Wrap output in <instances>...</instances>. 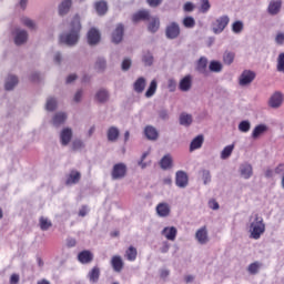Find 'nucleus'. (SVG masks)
Returning a JSON list of instances; mask_svg holds the SVG:
<instances>
[{
    "label": "nucleus",
    "mask_w": 284,
    "mask_h": 284,
    "mask_svg": "<svg viewBox=\"0 0 284 284\" xmlns=\"http://www.w3.org/2000/svg\"><path fill=\"white\" fill-rule=\"evenodd\" d=\"M162 254H168L170 252V243L163 242L162 247L160 248Z\"/></svg>",
    "instance_id": "58"
},
{
    "label": "nucleus",
    "mask_w": 284,
    "mask_h": 284,
    "mask_svg": "<svg viewBox=\"0 0 284 284\" xmlns=\"http://www.w3.org/2000/svg\"><path fill=\"white\" fill-rule=\"evenodd\" d=\"M232 152H234V144L226 145L221 152V159L225 161L232 156Z\"/></svg>",
    "instance_id": "42"
},
{
    "label": "nucleus",
    "mask_w": 284,
    "mask_h": 284,
    "mask_svg": "<svg viewBox=\"0 0 284 284\" xmlns=\"http://www.w3.org/2000/svg\"><path fill=\"white\" fill-rule=\"evenodd\" d=\"M209 207L211 210H219V207H220L219 202H216V200H210L209 201Z\"/></svg>",
    "instance_id": "62"
},
{
    "label": "nucleus",
    "mask_w": 284,
    "mask_h": 284,
    "mask_svg": "<svg viewBox=\"0 0 284 284\" xmlns=\"http://www.w3.org/2000/svg\"><path fill=\"white\" fill-rule=\"evenodd\" d=\"M95 99L99 103H106V101H110V92L106 89H100L95 93Z\"/></svg>",
    "instance_id": "30"
},
{
    "label": "nucleus",
    "mask_w": 284,
    "mask_h": 284,
    "mask_svg": "<svg viewBox=\"0 0 284 284\" xmlns=\"http://www.w3.org/2000/svg\"><path fill=\"white\" fill-rule=\"evenodd\" d=\"M248 232L250 239H254V241H258L265 234V222L261 215L253 214L250 216Z\"/></svg>",
    "instance_id": "2"
},
{
    "label": "nucleus",
    "mask_w": 284,
    "mask_h": 284,
    "mask_svg": "<svg viewBox=\"0 0 284 284\" xmlns=\"http://www.w3.org/2000/svg\"><path fill=\"white\" fill-rule=\"evenodd\" d=\"M120 134H121V132L119 131V128H116V126L109 128L106 131L108 141H110L111 143L119 141Z\"/></svg>",
    "instance_id": "26"
},
{
    "label": "nucleus",
    "mask_w": 284,
    "mask_h": 284,
    "mask_svg": "<svg viewBox=\"0 0 284 284\" xmlns=\"http://www.w3.org/2000/svg\"><path fill=\"white\" fill-rule=\"evenodd\" d=\"M184 12H193L194 11V3L192 2H186L183 7Z\"/></svg>",
    "instance_id": "59"
},
{
    "label": "nucleus",
    "mask_w": 284,
    "mask_h": 284,
    "mask_svg": "<svg viewBox=\"0 0 284 284\" xmlns=\"http://www.w3.org/2000/svg\"><path fill=\"white\" fill-rule=\"evenodd\" d=\"M203 141H205L203 135L200 134L195 136L190 143V152H194V150H201V148H203Z\"/></svg>",
    "instance_id": "27"
},
{
    "label": "nucleus",
    "mask_w": 284,
    "mask_h": 284,
    "mask_svg": "<svg viewBox=\"0 0 284 284\" xmlns=\"http://www.w3.org/2000/svg\"><path fill=\"white\" fill-rule=\"evenodd\" d=\"M183 26H184V28L192 29V28H194V26H196V20H194V18L190 17V16L185 17L183 19Z\"/></svg>",
    "instance_id": "51"
},
{
    "label": "nucleus",
    "mask_w": 284,
    "mask_h": 284,
    "mask_svg": "<svg viewBox=\"0 0 284 284\" xmlns=\"http://www.w3.org/2000/svg\"><path fill=\"white\" fill-rule=\"evenodd\" d=\"M187 183H189V178H187V173H185V171H178L175 173V185L178 187H187Z\"/></svg>",
    "instance_id": "12"
},
{
    "label": "nucleus",
    "mask_w": 284,
    "mask_h": 284,
    "mask_svg": "<svg viewBox=\"0 0 284 284\" xmlns=\"http://www.w3.org/2000/svg\"><path fill=\"white\" fill-rule=\"evenodd\" d=\"M262 266H263V264H261V262H253L248 265L247 272H248V274L254 276V275L258 274Z\"/></svg>",
    "instance_id": "41"
},
{
    "label": "nucleus",
    "mask_w": 284,
    "mask_h": 284,
    "mask_svg": "<svg viewBox=\"0 0 284 284\" xmlns=\"http://www.w3.org/2000/svg\"><path fill=\"white\" fill-rule=\"evenodd\" d=\"M101 277V268L99 266H94L89 273L88 278L90 283H99V278Z\"/></svg>",
    "instance_id": "29"
},
{
    "label": "nucleus",
    "mask_w": 284,
    "mask_h": 284,
    "mask_svg": "<svg viewBox=\"0 0 284 284\" xmlns=\"http://www.w3.org/2000/svg\"><path fill=\"white\" fill-rule=\"evenodd\" d=\"M111 267L115 272H122V270H123V258H121V255H114L111 258Z\"/></svg>",
    "instance_id": "28"
},
{
    "label": "nucleus",
    "mask_w": 284,
    "mask_h": 284,
    "mask_svg": "<svg viewBox=\"0 0 284 284\" xmlns=\"http://www.w3.org/2000/svg\"><path fill=\"white\" fill-rule=\"evenodd\" d=\"M179 90L181 92H190L192 90V75L187 74L179 83Z\"/></svg>",
    "instance_id": "17"
},
{
    "label": "nucleus",
    "mask_w": 284,
    "mask_h": 284,
    "mask_svg": "<svg viewBox=\"0 0 284 284\" xmlns=\"http://www.w3.org/2000/svg\"><path fill=\"white\" fill-rule=\"evenodd\" d=\"M52 227V222L48 220V217H40V230L43 232L50 230Z\"/></svg>",
    "instance_id": "47"
},
{
    "label": "nucleus",
    "mask_w": 284,
    "mask_h": 284,
    "mask_svg": "<svg viewBox=\"0 0 284 284\" xmlns=\"http://www.w3.org/2000/svg\"><path fill=\"white\" fill-rule=\"evenodd\" d=\"M94 68L98 72H105V68H108V61L103 57H99L95 61Z\"/></svg>",
    "instance_id": "36"
},
{
    "label": "nucleus",
    "mask_w": 284,
    "mask_h": 284,
    "mask_svg": "<svg viewBox=\"0 0 284 284\" xmlns=\"http://www.w3.org/2000/svg\"><path fill=\"white\" fill-rule=\"evenodd\" d=\"M284 95L281 91H275L268 99V106L273 110H278L283 105Z\"/></svg>",
    "instance_id": "6"
},
{
    "label": "nucleus",
    "mask_w": 284,
    "mask_h": 284,
    "mask_svg": "<svg viewBox=\"0 0 284 284\" xmlns=\"http://www.w3.org/2000/svg\"><path fill=\"white\" fill-rule=\"evenodd\" d=\"M95 11L100 17H103L105 12H108V2L105 1H99L94 4Z\"/></svg>",
    "instance_id": "38"
},
{
    "label": "nucleus",
    "mask_w": 284,
    "mask_h": 284,
    "mask_svg": "<svg viewBox=\"0 0 284 284\" xmlns=\"http://www.w3.org/2000/svg\"><path fill=\"white\" fill-rule=\"evenodd\" d=\"M256 79V72L252 70H244L239 78V85L245 88Z\"/></svg>",
    "instance_id": "5"
},
{
    "label": "nucleus",
    "mask_w": 284,
    "mask_h": 284,
    "mask_svg": "<svg viewBox=\"0 0 284 284\" xmlns=\"http://www.w3.org/2000/svg\"><path fill=\"white\" fill-rule=\"evenodd\" d=\"M281 8H283L282 0H271L267 7V12L271 14V17H276V14L281 12Z\"/></svg>",
    "instance_id": "9"
},
{
    "label": "nucleus",
    "mask_w": 284,
    "mask_h": 284,
    "mask_svg": "<svg viewBox=\"0 0 284 284\" xmlns=\"http://www.w3.org/2000/svg\"><path fill=\"white\" fill-rule=\"evenodd\" d=\"M227 26H230V16H221L212 23V31L214 34H221Z\"/></svg>",
    "instance_id": "3"
},
{
    "label": "nucleus",
    "mask_w": 284,
    "mask_h": 284,
    "mask_svg": "<svg viewBox=\"0 0 284 284\" xmlns=\"http://www.w3.org/2000/svg\"><path fill=\"white\" fill-rule=\"evenodd\" d=\"M144 135L149 141H156L159 139V131L152 125H146L144 128Z\"/></svg>",
    "instance_id": "21"
},
{
    "label": "nucleus",
    "mask_w": 284,
    "mask_h": 284,
    "mask_svg": "<svg viewBox=\"0 0 284 284\" xmlns=\"http://www.w3.org/2000/svg\"><path fill=\"white\" fill-rule=\"evenodd\" d=\"M22 23L30 30H34L37 28V24L30 18H22Z\"/></svg>",
    "instance_id": "53"
},
{
    "label": "nucleus",
    "mask_w": 284,
    "mask_h": 284,
    "mask_svg": "<svg viewBox=\"0 0 284 284\" xmlns=\"http://www.w3.org/2000/svg\"><path fill=\"white\" fill-rule=\"evenodd\" d=\"M142 61L145 65H152L154 63V57L152 53H150V51H146L142 55Z\"/></svg>",
    "instance_id": "49"
},
{
    "label": "nucleus",
    "mask_w": 284,
    "mask_h": 284,
    "mask_svg": "<svg viewBox=\"0 0 284 284\" xmlns=\"http://www.w3.org/2000/svg\"><path fill=\"white\" fill-rule=\"evenodd\" d=\"M239 172L241 178L247 181L252 179V174H254V169L252 168V164L243 163L240 165Z\"/></svg>",
    "instance_id": "8"
},
{
    "label": "nucleus",
    "mask_w": 284,
    "mask_h": 284,
    "mask_svg": "<svg viewBox=\"0 0 284 284\" xmlns=\"http://www.w3.org/2000/svg\"><path fill=\"white\" fill-rule=\"evenodd\" d=\"M13 34L16 45H23L28 41V31L23 29H16Z\"/></svg>",
    "instance_id": "11"
},
{
    "label": "nucleus",
    "mask_w": 284,
    "mask_h": 284,
    "mask_svg": "<svg viewBox=\"0 0 284 284\" xmlns=\"http://www.w3.org/2000/svg\"><path fill=\"white\" fill-rule=\"evenodd\" d=\"M70 8H72V0H62L59 6V14L63 17L67 12H70Z\"/></svg>",
    "instance_id": "33"
},
{
    "label": "nucleus",
    "mask_w": 284,
    "mask_h": 284,
    "mask_svg": "<svg viewBox=\"0 0 284 284\" xmlns=\"http://www.w3.org/2000/svg\"><path fill=\"white\" fill-rule=\"evenodd\" d=\"M196 70L200 72V74H206L207 73V58L201 57L196 64Z\"/></svg>",
    "instance_id": "32"
},
{
    "label": "nucleus",
    "mask_w": 284,
    "mask_h": 284,
    "mask_svg": "<svg viewBox=\"0 0 284 284\" xmlns=\"http://www.w3.org/2000/svg\"><path fill=\"white\" fill-rule=\"evenodd\" d=\"M267 132V125L265 124H260L256 125L252 132V139H258L262 134H265Z\"/></svg>",
    "instance_id": "37"
},
{
    "label": "nucleus",
    "mask_w": 284,
    "mask_h": 284,
    "mask_svg": "<svg viewBox=\"0 0 284 284\" xmlns=\"http://www.w3.org/2000/svg\"><path fill=\"white\" fill-rule=\"evenodd\" d=\"M275 43L277 45H284V32H277L275 36Z\"/></svg>",
    "instance_id": "55"
},
{
    "label": "nucleus",
    "mask_w": 284,
    "mask_h": 284,
    "mask_svg": "<svg viewBox=\"0 0 284 284\" xmlns=\"http://www.w3.org/2000/svg\"><path fill=\"white\" fill-rule=\"evenodd\" d=\"M159 116L160 119H162L163 121H168V119H170V114L168 113V110H161L159 112Z\"/></svg>",
    "instance_id": "60"
},
{
    "label": "nucleus",
    "mask_w": 284,
    "mask_h": 284,
    "mask_svg": "<svg viewBox=\"0 0 284 284\" xmlns=\"http://www.w3.org/2000/svg\"><path fill=\"white\" fill-rule=\"evenodd\" d=\"M159 28H161V20H159V18H152L149 23V31L158 32Z\"/></svg>",
    "instance_id": "43"
},
{
    "label": "nucleus",
    "mask_w": 284,
    "mask_h": 284,
    "mask_svg": "<svg viewBox=\"0 0 284 284\" xmlns=\"http://www.w3.org/2000/svg\"><path fill=\"white\" fill-rule=\"evenodd\" d=\"M101 41V33L95 28H92L88 32V43L89 45H97Z\"/></svg>",
    "instance_id": "15"
},
{
    "label": "nucleus",
    "mask_w": 284,
    "mask_h": 284,
    "mask_svg": "<svg viewBox=\"0 0 284 284\" xmlns=\"http://www.w3.org/2000/svg\"><path fill=\"white\" fill-rule=\"evenodd\" d=\"M174 166V161L172 160L171 154H165L161 160H160V168L161 170H172Z\"/></svg>",
    "instance_id": "22"
},
{
    "label": "nucleus",
    "mask_w": 284,
    "mask_h": 284,
    "mask_svg": "<svg viewBox=\"0 0 284 284\" xmlns=\"http://www.w3.org/2000/svg\"><path fill=\"white\" fill-rule=\"evenodd\" d=\"M181 34V27L176 22H171L169 26H166L165 29V37L166 39H179V36Z\"/></svg>",
    "instance_id": "7"
},
{
    "label": "nucleus",
    "mask_w": 284,
    "mask_h": 284,
    "mask_svg": "<svg viewBox=\"0 0 284 284\" xmlns=\"http://www.w3.org/2000/svg\"><path fill=\"white\" fill-rule=\"evenodd\" d=\"M128 174V165L123 162L116 163L113 165L111 171V179L113 181H119L121 179H125Z\"/></svg>",
    "instance_id": "4"
},
{
    "label": "nucleus",
    "mask_w": 284,
    "mask_h": 284,
    "mask_svg": "<svg viewBox=\"0 0 284 284\" xmlns=\"http://www.w3.org/2000/svg\"><path fill=\"white\" fill-rule=\"evenodd\" d=\"M163 0H148V3L151 8H159Z\"/></svg>",
    "instance_id": "61"
},
{
    "label": "nucleus",
    "mask_w": 284,
    "mask_h": 284,
    "mask_svg": "<svg viewBox=\"0 0 284 284\" xmlns=\"http://www.w3.org/2000/svg\"><path fill=\"white\" fill-rule=\"evenodd\" d=\"M250 128H252V124H251L250 121H247V120H243V121L240 122V124H239V130H240V132L247 133V132H250Z\"/></svg>",
    "instance_id": "52"
},
{
    "label": "nucleus",
    "mask_w": 284,
    "mask_h": 284,
    "mask_svg": "<svg viewBox=\"0 0 284 284\" xmlns=\"http://www.w3.org/2000/svg\"><path fill=\"white\" fill-rule=\"evenodd\" d=\"M94 255L90 251H82L78 254V261H80L83 265H88V263H92Z\"/></svg>",
    "instance_id": "24"
},
{
    "label": "nucleus",
    "mask_w": 284,
    "mask_h": 284,
    "mask_svg": "<svg viewBox=\"0 0 284 284\" xmlns=\"http://www.w3.org/2000/svg\"><path fill=\"white\" fill-rule=\"evenodd\" d=\"M79 181H81V173L77 170H73L67 176L65 185H77Z\"/></svg>",
    "instance_id": "19"
},
{
    "label": "nucleus",
    "mask_w": 284,
    "mask_h": 284,
    "mask_svg": "<svg viewBox=\"0 0 284 284\" xmlns=\"http://www.w3.org/2000/svg\"><path fill=\"white\" fill-rule=\"evenodd\" d=\"M156 88H159V84L156 83V80H152L144 97L146 99H152L154 94H156Z\"/></svg>",
    "instance_id": "39"
},
{
    "label": "nucleus",
    "mask_w": 284,
    "mask_h": 284,
    "mask_svg": "<svg viewBox=\"0 0 284 284\" xmlns=\"http://www.w3.org/2000/svg\"><path fill=\"white\" fill-rule=\"evenodd\" d=\"M131 67H132V60L124 59L123 62H122V70L124 72H128V70H130Z\"/></svg>",
    "instance_id": "57"
},
{
    "label": "nucleus",
    "mask_w": 284,
    "mask_h": 284,
    "mask_svg": "<svg viewBox=\"0 0 284 284\" xmlns=\"http://www.w3.org/2000/svg\"><path fill=\"white\" fill-rule=\"evenodd\" d=\"M10 284H19V274H12L11 275Z\"/></svg>",
    "instance_id": "64"
},
{
    "label": "nucleus",
    "mask_w": 284,
    "mask_h": 284,
    "mask_svg": "<svg viewBox=\"0 0 284 284\" xmlns=\"http://www.w3.org/2000/svg\"><path fill=\"white\" fill-rule=\"evenodd\" d=\"M83 148H85V144H83V141L74 140L72 142V150H83Z\"/></svg>",
    "instance_id": "54"
},
{
    "label": "nucleus",
    "mask_w": 284,
    "mask_h": 284,
    "mask_svg": "<svg viewBox=\"0 0 284 284\" xmlns=\"http://www.w3.org/2000/svg\"><path fill=\"white\" fill-rule=\"evenodd\" d=\"M150 19V11L148 10H140L133 14L132 21L133 23H139V21H149Z\"/></svg>",
    "instance_id": "25"
},
{
    "label": "nucleus",
    "mask_w": 284,
    "mask_h": 284,
    "mask_svg": "<svg viewBox=\"0 0 284 284\" xmlns=\"http://www.w3.org/2000/svg\"><path fill=\"white\" fill-rule=\"evenodd\" d=\"M65 119H68V115L64 112H58L54 114L52 119V123L55 128H59V125H62V123H65Z\"/></svg>",
    "instance_id": "31"
},
{
    "label": "nucleus",
    "mask_w": 284,
    "mask_h": 284,
    "mask_svg": "<svg viewBox=\"0 0 284 284\" xmlns=\"http://www.w3.org/2000/svg\"><path fill=\"white\" fill-rule=\"evenodd\" d=\"M168 89L170 92H176V80L169 79L168 80Z\"/></svg>",
    "instance_id": "56"
},
{
    "label": "nucleus",
    "mask_w": 284,
    "mask_h": 284,
    "mask_svg": "<svg viewBox=\"0 0 284 284\" xmlns=\"http://www.w3.org/2000/svg\"><path fill=\"white\" fill-rule=\"evenodd\" d=\"M45 110L48 112H54V110H57V99L48 98L45 103Z\"/></svg>",
    "instance_id": "44"
},
{
    "label": "nucleus",
    "mask_w": 284,
    "mask_h": 284,
    "mask_svg": "<svg viewBox=\"0 0 284 284\" xmlns=\"http://www.w3.org/2000/svg\"><path fill=\"white\" fill-rule=\"evenodd\" d=\"M125 32V28L122 23H119L112 32V42L121 43L123 41V34Z\"/></svg>",
    "instance_id": "13"
},
{
    "label": "nucleus",
    "mask_w": 284,
    "mask_h": 284,
    "mask_svg": "<svg viewBox=\"0 0 284 284\" xmlns=\"http://www.w3.org/2000/svg\"><path fill=\"white\" fill-rule=\"evenodd\" d=\"M171 211L172 210L170 209V204H168L166 202H161L155 207V212L158 216H160V219H165L170 216Z\"/></svg>",
    "instance_id": "10"
},
{
    "label": "nucleus",
    "mask_w": 284,
    "mask_h": 284,
    "mask_svg": "<svg viewBox=\"0 0 284 284\" xmlns=\"http://www.w3.org/2000/svg\"><path fill=\"white\" fill-rule=\"evenodd\" d=\"M236 54L233 51H225L223 53V63L224 65H232L234 63Z\"/></svg>",
    "instance_id": "40"
},
{
    "label": "nucleus",
    "mask_w": 284,
    "mask_h": 284,
    "mask_svg": "<svg viewBox=\"0 0 284 284\" xmlns=\"http://www.w3.org/2000/svg\"><path fill=\"white\" fill-rule=\"evenodd\" d=\"M201 174H202V181H203L204 185L212 183V173H210V170L204 169L201 171Z\"/></svg>",
    "instance_id": "48"
},
{
    "label": "nucleus",
    "mask_w": 284,
    "mask_h": 284,
    "mask_svg": "<svg viewBox=\"0 0 284 284\" xmlns=\"http://www.w3.org/2000/svg\"><path fill=\"white\" fill-rule=\"evenodd\" d=\"M243 21L237 20L232 24V32H234V34H241L243 32Z\"/></svg>",
    "instance_id": "46"
},
{
    "label": "nucleus",
    "mask_w": 284,
    "mask_h": 284,
    "mask_svg": "<svg viewBox=\"0 0 284 284\" xmlns=\"http://www.w3.org/2000/svg\"><path fill=\"white\" fill-rule=\"evenodd\" d=\"M275 174H280L284 176V163L280 164L276 169H275Z\"/></svg>",
    "instance_id": "63"
},
{
    "label": "nucleus",
    "mask_w": 284,
    "mask_h": 284,
    "mask_svg": "<svg viewBox=\"0 0 284 284\" xmlns=\"http://www.w3.org/2000/svg\"><path fill=\"white\" fill-rule=\"evenodd\" d=\"M209 70L211 72H221L223 70V64H221V62L219 61L213 60L210 62Z\"/></svg>",
    "instance_id": "45"
},
{
    "label": "nucleus",
    "mask_w": 284,
    "mask_h": 284,
    "mask_svg": "<svg viewBox=\"0 0 284 284\" xmlns=\"http://www.w3.org/2000/svg\"><path fill=\"white\" fill-rule=\"evenodd\" d=\"M148 85V80L143 77L138 78L133 83V90L136 94H143Z\"/></svg>",
    "instance_id": "14"
},
{
    "label": "nucleus",
    "mask_w": 284,
    "mask_h": 284,
    "mask_svg": "<svg viewBox=\"0 0 284 284\" xmlns=\"http://www.w3.org/2000/svg\"><path fill=\"white\" fill-rule=\"evenodd\" d=\"M200 12H202V14L210 12V9L212 8V4H210V0H200Z\"/></svg>",
    "instance_id": "50"
},
{
    "label": "nucleus",
    "mask_w": 284,
    "mask_h": 284,
    "mask_svg": "<svg viewBox=\"0 0 284 284\" xmlns=\"http://www.w3.org/2000/svg\"><path fill=\"white\" fill-rule=\"evenodd\" d=\"M70 141H72V129L64 128L60 132V143L61 145H70Z\"/></svg>",
    "instance_id": "16"
},
{
    "label": "nucleus",
    "mask_w": 284,
    "mask_h": 284,
    "mask_svg": "<svg viewBox=\"0 0 284 284\" xmlns=\"http://www.w3.org/2000/svg\"><path fill=\"white\" fill-rule=\"evenodd\" d=\"M138 254H139V252L136 251V247L129 246V250L125 251L124 256H125L126 261L134 263V261H136Z\"/></svg>",
    "instance_id": "34"
},
{
    "label": "nucleus",
    "mask_w": 284,
    "mask_h": 284,
    "mask_svg": "<svg viewBox=\"0 0 284 284\" xmlns=\"http://www.w3.org/2000/svg\"><path fill=\"white\" fill-rule=\"evenodd\" d=\"M192 122H193L192 114L181 113L180 125H183L184 128H190V125H192Z\"/></svg>",
    "instance_id": "35"
},
{
    "label": "nucleus",
    "mask_w": 284,
    "mask_h": 284,
    "mask_svg": "<svg viewBox=\"0 0 284 284\" xmlns=\"http://www.w3.org/2000/svg\"><path fill=\"white\" fill-rule=\"evenodd\" d=\"M81 39V18L75 14L69 22V32L60 34V43L77 45Z\"/></svg>",
    "instance_id": "1"
},
{
    "label": "nucleus",
    "mask_w": 284,
    "mask_h": 284,
    "mask_svg": "<svg viewBox=\"0 0 284 284\" xmlns=\"http://www.w3.org/2000/svg\"><path fill=\"white\" fill-rule=\"evenodd\" d=\"M178 230L174 226H166L162 230V236H165L168 241H176Z\"/></svg>",
    "instance_id": "18"
},
{
    "label": "nucleus",
    "mask_w": 284,
    "mask_h": 284,
    "mask_svg": "<svg viewBox=\"0 0 284 284\" xmlns=\"http://www.w3.org/2000/svg\"><path fill=\"white\" fill-rule=\"evenodd\" d=\"M19 83V78L14 74H9L4 80V89L7 91L14 90V87H17Z\"/></svg>",
    "instance_id": "20"
},
{
    "label": "nucleus",
    "mask_w": 284,
    "mask_h": 284,
    "mask_svg": "<svg viewBox=\"0 0 284 284\" xmlns=\"http://www.w3.org/2000/svg\"><path fill=\"white\" fill-rule=\"evenodd\" d=\"M195 239L200 243V245H205L207 243V229L205 226L201 227L200 230L196 231L195 233Z\"/></svg>",
    "instance_id": "23"
}]
</instances>
